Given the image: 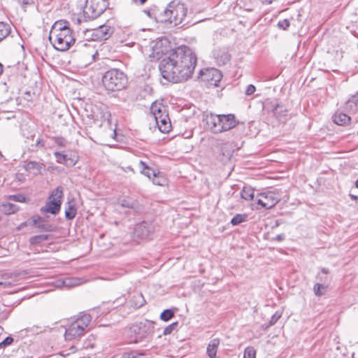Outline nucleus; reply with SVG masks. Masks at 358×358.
Instances as JSON below:
<instances>
[{"mask_svg":"<svg viewBox=\"0 0 358 358\" xmlns=\"http://www.w3.org/2000/svg\"><path fill=\"white\" fill-rule=\"evenodd\" d=\"M114 31V29L106 24L99 26L98 28L92 30V37L93 41H105L110 37Z\"/></svg>","mask_w":358,"mask_h":358,"instance_id":"obj_11","label":"nucleus"},{"mask_svg":"<svg viewBox=\"0 0 358 358\" xmlns=\"http://www.w3.org/2000/svg\"><path fill=\"white\" fill-rule=\"evenodd\" d=\"M203 121L206 124V129L213 133L222 132L221 121L219 115L206 113L203 115Z\"/></svg>","mask_w":358,"mask_h":358,"instance_id":"obj_10","label":"nucleus"},{"mask_svg":"<svg viewBox=\"0 0 358 358\" xmlns=\"http://www.w3.org/2000/svg\"><path fill=\"white\" fill-rule=\"evenodd\" d=\"M13 342V338L10 336H8L3 341H1V345H4V347H6L11 345Z\"/></svg>","mask_w":358,"mask_h":358,"instance_id":"obj_49","label":"nucleus"},{"mask_svg":"<svg viewBox=\"0 0 358 358\" xmlns=\"http://www.w3.org/2000/svg\"><path fill=\"white\" fill-rule=\"evenodd\" d=\"M328 289L327 285L324 284L316 283L315 285V294L317 296H322L325 294Z\"/></svg>","mask_w":358,"mask_h":358,"instance_id":"obj_35","label":"nucleus"},{"mask_svg":"<svg viewBox=\"0 0 358 358\" xmlns=\"http://www.w3.org/2000/svg\"><path fill=\"white\" fill-rule=\"evenodd\" d=\"M63 284L66 287H73L80 285L79 280L73 278H66L63 281Z\"/></svg>","mask_w":358,"mask_h":358,"instance_id":"obj_39","label":"nucleus"},{"mask_svg":"<svg viewBox=\"0 0 358 358\" xmlns=\"http://www.w3.org/2000/svg\"><path fill=\"white\" fill-rule=\"evenodd\" d=\"M215 57L219 65H225L230 61V55L224 50L215 52Z\"/></svg>","mask_w":358,"mask_h":358,"instance_id":"obj_22","label":"nucleus"},{"mask_svg":"<svg viewBox=\"0 0 358 358\" xmlns=\"http://www.w3.org/2000/svg\"><path fill=\"white\" fill-rule=\"evenodd\" d=\"M102 82L108 91L116 92L125 88L127 84V76L117 69H111L103 74Z\"/></svg>","mask_w":358,"mask_h":358,"instance_id":"obj_4","label":"nucleus"},{"mask_svg":"<svg viewBox=\"0 0 358 358\" xmlns=\"http://www.w3.org/2000/svg\"><path fill=\"white\" fill-rule=\"evenodd\" d=\"M236 148L233 142H226L220 145V155L221 156L220 160L223 162L229 161L233 155V153Z\"/></svg>","mask_w":358,"mask_h":358,"instance_id":"obj_14","label":"nucleus"},{"mask_svg":"<svg viewBox=\"0 0 358 358\" xmlns=\"http://www.w3.org/2000/svg\"><path fill=\"white\" fill-rule=\"evenodd\" d=\"M139 169L141 170V173L149 178L150 179L154 176H155V173H157L155 170H153L148 166L145 164V163L143 161H140L139 164Z\"/></svg>","mask_w":358,"mask_h":358,"instance_id":"obj_24","label":"nucleus"},{"mask_svg":"<svg viewBox=\"0 0 358 358\" xmlns=\"http://www.w3.org/2000/svg\"><path fill=\"white\" fill-rule=\"evenodd\" d=\"M91 319L90 315L85 314L72 322L66 329L64 334L65 339L66 341H71L83 336L85 330L89 325Z\"/></svg>","mask_w":358,"mask_h":358,"instance_id":"obj_5","label":"nucleus"},{"mask_svg":"<svg viewBox=\"0 0 358 358\" xmlns=\"http://www.w3.org/2000/svg\"><path fill=\"white\" fill-rule=\"evenodd\" d=\"M5 348L4 345H1V342L0 343V348Z\"/></svg>","mask_w":358,"mask_h":358,"instance_id":"obj_62","label":"nucleus"},{"mask_svg":"<svg viewBox=\"0 0 358 358\" xmlns=\"http://www.w3.org/2000/svg\"><path fill=\"white\" fill-rule=\"evenodd\" d=\"M144 12L149 16L150 18L155 19L157 22H159V19L157 16L158 14L162 13V8L153 6L148 10H145Z\"/></svg>","mask_w":358,"mask_h":358,"instance_id":"obj_26","label":"nucleus"},{"mask_svg":"<svg viewBox=\"0 0 358 358\" xmlns=\"http://www.w3.org/2000/svg\"><path fill=\"white\" fill-rule=\"evenodd\" d=\"M50 235L41 234L32 236L29 238V243L31 245H38L43 241L49 239Z\"/></svg>","mask_w":358,"mask_h":358,"instance_id":"obj_30","label":"nucleus"},{"mask_svg":"<svg viewBox=\"0 0 358 358\" xmlns=\"http://www.w3.org/2000/svg\"><path fill=\"white\" fill-rule=\"evenodd\" d=\"M17 1L24 10L27 6L33 3V0H17Z\"/></svg>","mask_w":358,"mask_h":358,"instance_id":"obj_47","label":"nucleus"},{"mask_svg":"<svg viewBox=\"0 0 358 358\" xmlns=\"http://www.w3.org/2000/svg\"><path fill=\"white\" fill-rule=\"evenodd\" d=\"M355 185L358 188V179L355 182Z\"/></svg>","mask_w":358,"mask_h":358,"instance_id":"obj_60","label":"nucleus"},{"mask_svg":"<svg viewBox=\"0 0 358 358\" xmlns=\"http://www.w3.org/2000/svg\"><path fill=\"white\" fill-rule=\"evenodd\" d=\"M3 331V328L1 327H0V334H1Z\"/></svg>","mask_w":358,"mask_h":358,"instance_id":"obj_61","label":"nucleus"},{"mask_svg":"<svg viewBox=\"0 0 358 358\" xmlns=\"http://www.w3.org/2000/svg\"><path fill=\"white\" fill-rule=\"evenodd\" d=\"M11 285L10 282H0V285H3V286H10Z\"/></svg>","mask_w":358,"mask_h":358,"instance_id":"obj_56","label":"nucleus"},{"mask_svg":"<svg viewBox=\"0 0 358 358\" xmlns=\"http://www.w3.org/2000/svg\"><path fill=\"white\" fill-rule=\"evenodd\" d=\"M92 116L95 122H100L101 124L103 122L106 120L108 122L109 121V117L110 116V115L108 111H101L99 113H96L95 111L92 110Z\"/></svg>","mask_w":358,"mask_h":358,"instance_id":"obj_23","label":"nucleus"},{"mask_svg":"<svg viewBox=\"0 0 358 358\" xmlns=\"http://www.w3.org/2000/svg\"><path fill=\"white\" fill-rule=\"evenodd\" d=\"M44 146V142L42 139L38 138L37 139L36 144L34 145H31V148H29V150L32 152L36 150V148H43Z\"/></svg>","mask_w":358,"mask_h":358,"instance_id":"obj_45","label":"nucleus"},{"mask_svg":"<svg viewBox=\"0 0 358 358\" xmlns=\"http://www.w3.org/2000/svg\"><path fill=\"white\" fill-rule=\"evenodd\" d=\"M147 0H133V1L135 3H137V4H143Z\"/></svg>","mask_w":358,"mask_h":358,"instance_id":"obj_54","label":"nucleus"},{"mask_svg":"<svg viewBox=\"0 0 358 358\" xmlns=\"http://www.w3.org/2000/svg\"><path fill=\"white\" fill-rule=\"evenodd\" d=\"M220 345V339L214 338L210 341L207 347V353L210 358H215L217 354V350Z\"/></svg>","mask_w":358,"mask_h":358,"instance_id":"obj_20","label":"nucleus"},{"mask_svg":"<svg viewBox=\"0 0 358 358\" xmlns=\"http://www.w3.org/2000/svg\"><path fill=\"white\" fill-rule=\"evenodd\" d=\"M350 196L352 200L358 201V196L350 194Z\"/></svg>","mask_w":358,"mask_h":358,"instance_id":"obj_55","label":"nucleus"},{"mask_svg":"<svg viewBox=\"0 0 358 358\" xmlns=\"http://www.w3.org/2000/svg\"><path fill=\"white\" fill-rule=\"evenodd\" d=\"M284 238H285V236L283 234H279V235L275 236L274 240H276L278 241H282L284 240Z\"/></svg>","mask_w":358,"mask_h":358,"instance_id":"obj_53","label":"nucleus"},{"mask_svg":"<svg viewBox=\"0 0 358 358\" xmlns=\"http://www.w3.org/2000/svg\"><path fill=\"white\" fill-rule=\"evenodd\" d=\"M201 79L203 81L208 83L210 85L217 86L222 79L221 72L214 68L207 69L200 71Z\"/></svg>","mask_w":358,"mask_h":358,"instance_id":"obj_9","label":"nucleus"},{"mask_svg":"<svg viewBox=\"0 0 358 358\" xmlns=\"http://www.w3.org/2000/svg\"><path fill=\"white\" fill-rule=\"evenodd\" d=\"M173 317H174V312L171 309H166V310H164L161 313V315H160L161 320H162L163 321H165V322L169 321V320H171Z\"/></svg>","mask_w":358,"mask_h":358,"instance_id":"obj_36","label":"nucleus"},{"mask_svg":"<svg viewBox=\"0 0 358 358\" xmlns=\"http://www.w3.org/2000/svg\"><path fill=\"white\" fill-rule=\"evenodd\" d=\"M6 319V317L3 315H0V322Z\"/></svg>","mask_w":358,"mask_h":358,"instance_id":"obj_58","label":"nucleus"},{"mask_svg":"<svg viewBox=\"0 0 358 358\" xmlns=\"http://www.w3.org/2000/svg\"><path fill=\"white\" fill-rule=\"evenodd\" d=\"M36 227L42 231H52V225L49 224H44V223H40L38 224Z\"/></svg>","mask_w":358,"mask_h":358,"instance_id":"obj_41","label":"nucleus"},{"mask_svg":"<svg viewBox=\"0 0 358 358\" xmlns=\"http://www.w3.org/2000/svg\"><path fill=\"white\" fill-rule=\"evenodd\" d=\"M156 124L158 126L159 129L162 133H168L170 131L171 127L170 119H164L159 120H155Z\"/></svg>","mask_w":358,"mask_h":358,"instance_id":"obj_25","label":"nucleus"},{"mask_svg":"<svg viewBox=\"0 0 358 358\" xmlns=\"http://www.w3.org/2000/svg\"><path fill=\"white\" fill-rule=\"evenodd\" d=\"M138 328L139 338L141 339L152 332L153 324L152 322L147 321L144 324H141V326Z\"/></svg>","mask_w":358,"mask_h":358,"instance_id":"obj_21","label":"nucleus"},{"mask_svg":"<svg viewBox=\"0 0 358 358\" xmlns=\"http://www.w3.org/2000/svg\"><path fill=\"white\" fill-rule=\"evenodd\" d=\"M30 221H31V224L32 225H34V226L36 227L38 224H40L41 222H43L44 219L42 217L39 216V215H36V216L32 217L30 219Z\"/></svg>","mask_w":358,"mask_h":358,"instance_id":"obj_42","label":"nucleus"},{"mask_svg":"<svg viewBox=\"0 0 358 358\" xmlns=\"http://www.w3.org/2000/svg\"><path fill=\"white\" fill-rule=\"evenodd\" d=\"M122 358H142L140 355H134V353L124 354Z\"/></svg>","mask_w":358,"mask_h":358,"instance_id":"obj_50","label":"nucleus"},{"mask_svg":"<svg viewBox=\"0 0 358 358\" xmlns=\"http://www.w3.org/2000/svg\"><path fill=\"white\" fill-rule=\"evenodd\" d=\"M279 201L278 194L273 191L262 193L257 198V203L265 209L272 208Z\"/></svg>","mask_w":358,"mask_h":358,"instance_id":"obj_8","label":"nucleus"},{"mask_svg":"<svg viewBox=\"0 0 358 358\" xmlns=\"http://www.w3.org/2000/svg\"><path fill=\"white\" fill-rule=\"evenodd\" d=\"M55 157H56V160L58 163H60V164H67L68 162V156L66 155H64V154H62L59 152H55L54 153Z\"/></svg>","mask_w":358,"mask_h":358,"instance_id":"obj_37","label":"nucleus"},{"mask_svg":"<svg viewBox=\"0 0 358 358\" xmlns=\"http://www.w3.org/2000/svg\"><path fill=\"white\" fill-rule=\"evenodd\" d=\"M274 0H262L264 3H271Z\"/></svg>","mask_w":358,"mask_h":358,"instance_id":"obj_57","label":"nucleus"},{"mask_svg":"<svg viewBox=\"0 0 358 358\" xmlns=\"http://www.w3.org/2000/svg\"><path fill=\"white\" fill-rule=\"evenodd\" d=\"M0 315H3L0 313Z\"/></svg>","mask_w":358,"mask_h":358,"instance_id":"obj_63","label":"nucleus"},{"mask_svg":"<svg viewBox=\"0 0 358 358\" xmlns=\"http://www.w3.org/2000/svg\"><path fill=\"white\" fill-rule=\"evenodd\" d=\"M62 196V188L61 187H58L55 189L48 197L45 205L41 208V213L45 214L49 213L52 215H57L61 209V199Z\"/></svg>","mask_w":358,"mask_h":358,"instance_id":"obj_7","label":"nucleus"},{"mask_svg":"<svg viewBox=\"0 0 358 358\" xmlns=\"http://www.w3.org/2000/svg\"><path fill=\"white\" fill-rule=\"evenodd\" d=\"M243 358H256V350L253 347H248L245 349Z\"/></svg>","mask_w":358,"mask_h":358,"instance_id":"obj_38","label":"nucleus"},{"mask_svg":"<svg viewBox=\"0 0 358 358\" xmlns=\"http://www.w3.org/2000/svg\"><path fill=\"white\" fill-rule=\"evenodd\" d=\"M256 90L255 87L253 85H249L245 90V94L247 96H250L255 93Z\"/></svg>","mask_w":358,"mask_h":358,"instance_id":"obj_48","label":"nucleus"},{"mask_svg":"<svg viewBox=\"0 0 358 358\" xmlns=\"http://www.w3.org/2000/svg\"><path fill=\"white\" fill-rule=\"evenodd\" d=\"M353 116L351 117L342 112L337 111L333 116V120L334 123L341 126H345L350 123Z\"/></svg>","mask_w":358,"mask_h":358,"instance_id":"obj_18","label":"nucleus"},{"mask_svg":"<svg viewBox=\"0 0 358 358\" xmlns=\"http://www.w3.org/2000/svg\"><path fill=\"white\" fill-rule=\"evenodd\" d=\"M274 115L280 120L282 121L287 115V110L282 106L277 104L273 110Z\"/></svg>","mask_w":358,"mask_h":358,"instance_id":"obj_27","label":"nucleus"},{"mask_svg":"<svg viewBox=\"0 0 358 358\" xmlns=\"http://www.w3.org/2000/svg\"><path fill=\"white\" fill-rule=\"evenodd\" d=\"M155 231V226L149 222H143L136 225L135 234L141 239L148 238Z\"/></svg>","mask_w":358,"mask_h":358,"instance_id":"obj_12","label":"nucleus"},{"mask_svg":"<svg viewBox=\"0 0 358 358\" xmlns=\"http://www.w3.org/2000/svg\"><path fill=\"white\" fill-rule=\"evenodd\" d=\"M152 182L157 185L164 186L167 184V180L162 173L158 171L154 176Z\"/></svg>","mask_w":358,"mask_h":358,"instance_id":"obj_29","label":"nucleus"},{"mask_svg":"<svg viewBox=\"0 0 358 358\" xmlns=\"http://www.w3.org/2000/svg\"><path fill=\"white\" fill-rule=\"evenodd\" d=\"M55 143L59 145L60 147H65L66 144V141L62 137H55L54 138Z\"/></svg>","mask_w":358,"mask_h":358,"instance_id":"obj_46","label":"nucleus"},{"mask_svg":"<svg viewBox=\"0 0 358 358\" xmlns=\"http://www.w3.org/2000/svg\"><path fill=\"white\" fill-rule=\"evenodd\" d=\"M187 15V8L182 3L171 2L166 8H162V13L157 16L159 22H169L173 26L181 24Z\"/></svg>","mask_w":358,"mask_h":358,"instance_id":"obj_3","label":"nucleus"},{"mask_svg":"<svg viewBox=\"0 0 358 358\" xmlns=\"http://www.w3.org/2000/svg\"><path fill=\"white\" fill-rule=\"evenodd\" d=\"M119 204L123 208L132 209L136 212H139L142 210V206L138 201L129 196H124L119 199Z\"/></svg>","mask_w":358,"mask_h":358,"instance_id":"obj_17","label":"nucleus"},{"mask_svg":"<svg viewBox=\"0 0 358 358\" xmlns=\"http://www.w3.org/2000/svg\"><path fill=\"white\" fill-rule=\"evenodd\" d=\"M322 274H324V278L321 277V279H320V280H321L322 281V280L326 281V280H327V278H328L327 275H328V273H329V270H328V269H327V268H322Z\"/></svg>","mask_w":358,"mask_h":358,"instance_id":"obj_52","label":"nucleus"},{"mask_svg":"<svg viewBox=\"0 0 358 358\" xmlns=\"http://www.w3.org/2000/svg\"><path fill=\"white\" fill-rule=\"evenodd\" d=\"M220 117L222 132L234 128L238 122L233 114L219 115Z\"/></svg>","mask_w":358,"mask_h":358,"instance_id":"obj_16","label":"nucleus"},{"mask_svg":"<svg viewBox=\"0 0 358 358\" xmlns=\"http://www.w3.org/2000/svg\"><path fill=\"white\" fill-rule=\"evenodd\" d=\"M289 25H290V22H289V21L288 20H287V19H284V20H280V21L278 22V26L280 28H281V29H284V30L287 29L289 27Z\"/></svg>","mask_w":358,"mask_h":358,"instance_id":"obj_43","label":"nucleus"},{"mask_svg":"<svg viewBox=\"0 0 358 358\" xmlns=\"http://www.w3.org/2000/svg\"><path fill=\"white\" fill-rule=\"evenodd\" d=\"M150 110L155 120L169 118L165 106L161 103L154 102L151 105Z\"/></svg>","mask_w":358,"mask_h":358,"instance_id":"obj_15","label":"nucleus"},{"mask_svg":"<svg viewBox=\"0 0 358 358\" xmlns=\"http://www.w3.org/2000/svg\"><path fill=\"white\" fill-rule=\"evenodd\" d=\"M241 197L245 200H252L254 198V190L250 188L244 187L241 193Z\"/></svg>","mask_w":358,"mask_h":358,"instance_id":"obj_34","label":"nucleus"},{"mask_svg":"<svg viewBox=\"0 0 358 358\" xmlns=\"http://www.w3.org/2000/svg\"><path fill=\"white\" fill-rule=\"evenodd\" d=\"M12 197L13 198L14 201L20 202L24 201L25 199V198L22 195H14L12 196Z\"/></svg>","mask_w":358,"mask_h":358,"instance_id":"obj_51","label":"nucleus"},{"mask_svg":"<svg viewBox=\"0 0 358 358\" xmlns=\"http://www.w3.org/2000/svg\"><path fill=\"white\" fill-rule=\"evenodd\" d=\"M3 71L2 65L0 64V75L1 74Z\"/></svg>","mask_w":358,"mask_h":358,"instance_id":"obj_59","label":"nucleus"},{"mask_svg":"<svg viewBox=\"0 0 358 358\" xmlns=\"http://www.w3.org/2000/svg\"><path fill=\"white\" fill-rule=\"evenodd\" d=\"M248 215L246 214H237L231 220V224L234 226L238 225L246 221Z\"/></svg>","mask_w":358,"mask_h":358,"instance_id":"obj_33","label":"nucleus"},{"mask_svg":"<svg viewBox=\"0 0 358 358\" xmlns=\"http://www.w3.org/2000/svg\"><path fill=\"white\" fill-rule=\"evenodd\" d=\"M197 58L188 46L182 45L171 52L159 64L162 77L178 83L187 80L194 71Z\"/></svg>","mask_w":358,"mask_h":358,"instance_id":"obj_1","label":"nucleus"},{"mask_svg":"<svg viewBox=\"0 0 358 358\" xmlns=\"http://www.w3.org/2000/svg\"><path fill=\"white\" fill-rule=\"evenodd\" d=\"M17 210V206L10 203H2L0 206V210L8 215L15 213Z\"/></svg>","mask_w":358,"mask_h":358,"instance_id":"obj_31","label":"nucleus"},{"mask_svg":"<svg viewBox=\"0 0 358 358\" xmlns=\"http://www.w3.org/2000/svg\"><path fill=\"white\" fill-rule=\"evenodd\" d=\"M344 109L358 122V92L352 95L345 103Z\"/></svg>","mask_w":358,"mask_h":358,"instance_id":"obj_13","label":"nucleus"},{"mask_svg":"<svg viewBox=\"0 0 358 358\" xmlns=\"http://www.w3.org/2000/svg\"><path fill=\"white\" fill-rule=\"evenodd\" d=\"M42 168L43 164L35 161H30L24 165L25 170L34 175L39 174Z\"/></svg>","mask_w":358,"mask_h":358,"instance_id":"obj_19","label":"nucleus"},{"mask_svg":"<svg viewBox=\"0 0 358 358\" xmlns=\"http://www.w3.org/2000/svg\"><path fill=\"white\" fill-rule=\"evenodd\" d=\"M281 317V314L278 312H275L273 316L271 317L268 326H272L275 324L277 321Z\"/></svg>","mask_w":358,"mask_h":358,"instance_id":"obj_44","label":"nucleus"},{"mask_svg":"<svg viewBox=\"0 0 358 358\" xmlns=\"http://www.w3.org/2000/svg\"><path fill=\"white\" fill-rule=\"evenodd\" d=\"M50 41L55 49L59 51H66L75 43V38L72 35V30L66 21H57L52 27Z\"/></svg>","mask_w":358,"mask_h":358,"instance_id":"obj_2","label":"nucleus"},{"mask_svg":"<svg viewBox=\"0 0 358 358\" xmlns=\"http://www.w3.org/2000/svg\"><path fill=\"white\" fill-rule=\"evenodd\" d=\"M108 0H85L83 15L88 20H93L102 14L108 7Z\"/></svg>","mask_w":358,"mask_h":358,"instance_id":"obj_6","label":"nucleus"},{"mask_svg":"<svg viewBox=\"0 0 358 358\" xmlns=\"http://www.w3.org/2000/svg\"><path fill=\"white\" fill-rule=\"evenodd\" d=\"M178 326V322H173L169 326H167L166 328H164L163 334L164 335H169L171 334L173 330L176 329Z\"/></svg>","mask_w":358,"mask_h":358,"instance_id":"obj_40","label":"nucleus"},{"mask_svg":"<svg viewBox=\"0 0 358 358\" xmlns=\"http://www.w3.org/2000/svg\"><path fill=\"white\" fill-rule=\"evenodd\" d=\"M10 33L9 24L0 22V41L7 37Z\"/></svg>","mask_w":358,"mask_h":358,"instance_id":"obj_32","label":"nucleus"},{"mask_svg":"<svg viewBox=\"0 0 358 358\" xmlns=\"http://www.w3.org/2000/svg\"><path fill=\"white\" fill-rule=\"evenodd\" d=\"M77 213V209L75 207V204L69 202L68 203V208L65 210V217L67 220H73Z\"/></svg>","mask_w":358,"mask_h":358,"instance_id":"obj_28","label":"nucleus"}]
</instances>
